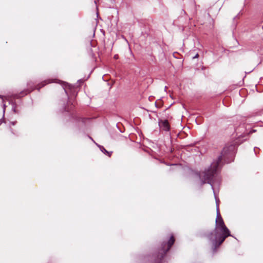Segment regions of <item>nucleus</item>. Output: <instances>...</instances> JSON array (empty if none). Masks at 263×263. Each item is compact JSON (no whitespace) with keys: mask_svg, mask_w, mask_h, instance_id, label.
Listing matches in <instances>:
<instances>
[{"mask_svg":"<svg viewBox=\"0 0 263 263\" xmlns=\"http://www.w3.org/2000/svg\"><path fill=\"white\" fill-rule=\"evenodd\" d=\"M50 82H51L49 80H46L41 83V86H35V88H28L26 91H23L21 92L20 94H19V95H18V94L15 95L14 96V98H18L21 97L26 95H27V93L31 92L35 88H36L38 90H40V89L42 87H43L44 86L46 85L47 84L49 83Z\"/></svg>","mask_w":263,"mask_h":263,"instance_id":"obj_3","label":"nucleus"},{"mask_svg":"<svg viewBox=\"0 0 263 263\" xmlns=\"http://www.w3.org/2000/svg\"><path fill=\"white\" fill-rule=\"evenodd\" d=\"M4 122L3 119H0V125Z\"/></svg>","mask_w":263,"mask_h":263,"instance_id":"obj_8","label":"nucleus"},{"mask_svg":"<svg viewBox=\"0 0 263 263\" xmlns=\"http://www.w3.org/2000/svg\"><path fill=\"white\" fill-rule=\"evenodd\" d=\"M5 107H6V105L4 104V108H3V112H4L3 117L4 116V113H5Z\"/></svg>","mask_w":263,"mask_h":263,"instance_id":"obj_7","label":"nucleus"},{"mask_svg":"<svg viewBox=\"0 0 263 263\" xmlns=\"http://www.w3.org/2000/svg\"><path fill=\"white\" fill-rule=\"evenodd\" d=\"M235 148L236 145L235 144H227L223 148L221 155L218 157L217 160L216 161H213L209 168L205 170L202 174H199V177L202 184L208 183L211 185L216 199L217 216L215 228L214 232H211L206 236L210 241H212L215 249L219 247L227 237L231 236V234L230 231L224 224L219 212L218 201L215 195L213 180L220 167L221 161L223 160L224 162L227 163H229L231 161Z\"/></svg>","mask_w":263,"mask_h":263,"instance_id":"obj_1","label":"nucleus"},{"mask_svg":"<svg viewBox=\"0 0 263 263\" xmlns=\"http://www.w3.org/2000/svg\"><path fill=\"white\" fill-rule=\"evenodd\" d=\"M114 58H115V59H117L118 58V55H114Z\"/></svg>","mask_w":263,"mask_h":263,"instance_id":"obj_9","label":"nucleus"},{"mask_svg":"<svg viewBox=\"0 0 263 263\" xmlns=\"http://www.w3.org/2000/svg\"><path fill=\"white\" fill-rule=\"evenodd\" d=\"M198 57H199L198 53H196L194 57H193L192 59H196V58H198Z\"/></svg>","mask_w":263,"mask_h":263,"instance_id":"obj_6","label":"nucleus"},{"mask_svg":"<svg viewBox=\"0 0 263 263\" xmlns=\"http://www.w3.org/2000/svg\"><path fill=\"white\" fill-rule=\"evenodd\" d=\"M158 125L160 130L168 132L170 130V125L167 120L159 119Z\"/></svg>","mask_w":263,"mask_h":263,"instance_id":"obj_4","label":"nucleus"},{"mask_svg":"<svg viewBox=\"0 0 263 263\" xmlns=\"http://www.w3.org/2000/svg\"><path fill=\"white\" fill-rule=\"evenodd\" d=\"M254 152H255V148H254Z\"/></svg>","mask_w":263,"mask_h":263,"instance_id":"obj_13","label":"nucleus"},{"mask_svg":"<svg viewBox=\"0 0 263 263\" xmlns=\"http://www.w3.org/2000/svg\"><path fill=\"white\" fill-rule=\"evenodd\" d=\"M175 242V238L172 235L167 243L163 242L161 244V250L158 255V259L155 261V263H158L159 260L161 259L166 254L167 252L170 249L172 245Z\"/></svg>","mask_w":263,"mask_h":263,"instance_id":"obj_2","label":"nucleus"},{"mask_svg":"<svg viewBox=\"0 0 263 263\" xmlns=\"http://www.w3.org/2000/svg\"><path fill=\"white\" fill-rule=\"evenodd\" d=\"M4 96L0 95V98H3Z\"/></svg>","mask_w":263,"mask_h":263,"instance_id":"obj_11","label":"nucleus"},{"mask_svg":"<svg viewBox=\"0 0 263 263\" xmlns=\"http://www.w3.org/2000/svg\"><path fill=\"white\" fill-rule=\"evenodd\" d=\"M96 145L99 147L100 151L103 153L104 154H105L106 155L110 157L111 156V154L112 153L111 152H108L107 151H106L105 149V148L103 146H101L100 145H98V144L96 143Z\"/></svg>","mask_w":263,"mask_h":263,"instance_id":"obj_5","label":"nucleus"},{"mask_svg":"<svg viewBox=\"0 0 263 263\" xmlns=\"http://www.w3.org/2000/svg\"><path fill=\"white\" fill-rule=\"evenodd\" d=\"M29 85H30V83H28V87L29 86Z\"/></svg>","mask_w":263,"mask_h":263,"instance_id":"obj_12","label":"nucleus"},{"mask_svg":"<svg viewBox=\"0 0 263 263\" xmlns=\"http://www.w3.org/2000/svg\"><path fill=\"white\" fill-rule=\"evenodd\" d=\"M255 131H256L255 130H253L252 131L250 132V133L255 132Z\"/></svg>","mask_w":263,"mask_h":263,"instance_id":"obj_10","label":"nucleus"}]
</instances>
